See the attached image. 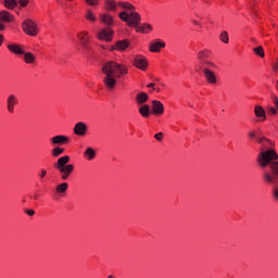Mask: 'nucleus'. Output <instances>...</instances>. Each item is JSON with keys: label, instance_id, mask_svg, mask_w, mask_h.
<instances>
[{"label": "nucleus", "instance_id": "obj_1", "mask_svg": "<svg viewBox=\"0 0 278 278\" xmlns=\"http://www.w3.org/2000/svg\"><path fill=\"white\" fill-rule=\"evenodd\" d=\"M260 144V153L257 154L256 162L260 168L264 169L262 177L265 184H277L278 181V154L275 149H273V141L266 137L257 138Z\"/></svg>", "mask_w": 278, "mask_h": 278}, {"label": "nucleus", "instance_id": "obj_2", "mask_svg": "<svg viewBox=\"0 0 278 278\" xmlns=\"http://www.w3.org/2000/svg\"><path fill=\"white\" fill-rule=\"evenodd\" d=\"M102 73L104 76L103 84L109 88V90H114L116 88L117 80L123 77V75H127L128 70L127 66L119 64L114 61H109L103 64Z\"/></svg>", "mask_w": 278, "mask_h": 278}, {"label": "nucleus", "instance_id": "obj_3", "mask_svg": "<svg viewBox=\"0 0 278 278\" xmlns=\"http://www.w3.org/2000/svg\"><path fill=\"white\" fill-rule=\"evenodd\" d=\"M70 162L71 156L64 155L58 159V162L54 163V168L59 170L61 179H63V181H66V179H68V177H71V175L75 170V165L68 164Z\"/></svg>", "mask_w": 278, "mask_h": 278}, {"label": "nucleus", "instance_id": "obj_4", "mask_svg": "<svg viewBox=\"0 0 278 278\" xmlns=\"http://www.w3.org/2000/svg\"><path fill=\"white\" fill-rule=\"evenodd\" d=\"M121 21L128 24V27H134V25H140V21L142 17L138 14V12L131 11L130 13L122 12L119 13Z\"/></svg>", "mask_w": 278, "mask_h": 278}, {"label": "nucleus", "instance_id": "obj_5", "mask_svg": "<svg viewBox=\"0 0 278 278\" xmlns=\"http://www.w3.org/2000/svg\"><path fill=\"white\" fill-rule=\"evenodd\" d=\"M23 31L27 34V36H38V25L34 23L31 20H26L23 25Z\"/></svg>", "mask_w": 278, "mask_h": 278}, {"label": "nucleus", "instance_id": "obj_6", "mask_svg": "<svg viewBox=\"0 0 278 278\" xmlns=\"http://www.w3.org/2000/svg\"><path fill=\"white\" fill-rule=\"evenodd\" d=\"M18 105V97L14 93H10L7 97V111L9 114H14V109Z\"/></svg>", "mask_w": 278, "mask_h": 278}, {"label": "nucleus", "instance_id": "obj_7", "mask_svg": "<svg viewBox=\"0 0 278 278\" xmlns=\"http://www.w3.org/2000/svg\"><path fill=\"white\" fill-rule=\"evenodd\" d=\"M99 40H105V42H112V38H114V31L112 28H103L99 34H98Z\"/></svg>", "mask_w": 278, "mask_h": 278}, {"label": "nucleus", "instance_id": "obj_8", "mask_svg": "<svg viewBox=\"0 0 278 278\" xmlns=\"http://www.w3.org/2000/svg\"><path fill=\"white\" fill-rule=\"evenodd\" d=\"M134 64L140 71H147V68H149V62H147V58L143 55L135 56Z\"/></svg>", "mask_w": 278, "mask_h": 278}, {"label": "nucleus", "instance_id": "obj_9", "mask_svg": "<svg viewBox=\"0 0 278 278\" xmlns=\"http://www.w3.org/2000/svg\"><path fill=\"white\" fill-rule=\"evenodd\" d=\"M78 40H80V45L84 51H90V47L88 46L90 42V37H88V33L83 31L77 35Z\"/></svg>", "mask_w": 278, "mask_h": 278}, {"label": "nucleus", "instance_id": "obj_10", "mask_svg": "<svg viewBox=\"0 0 278 278\" xmlns=\"http://www.w3.org/2000/svg\"><path fill=\"white\" fill-rule=\"evenodd\" d=\"M74 134L76 136H85L88 134V125L84 122H78L74 126Z\"/></svg>", "mask_w": 278, "mask_h": 278}, {"label": "nucleus", "instance_id": "obj_11", "mask_svg": "<svg viewBox=\"0 0 278 278\" xmlns=\"http://www.w3.org/2000/svg\"><path fill=\"white\" fill-rule=\"evenodd\" d=\"M202 72L207 84H216L218 81L216 78V74H214V72H212L210 67H203Z\"/></svg>", "mask_w": 278, "mask_h": 278}, {"label": "nucleus", "instance_id": "obj_12", "mask_svg": "<svg viewBox=\"0 0 278 278\" xmlns=\"http://www.w3.org/2000/svg\"><path fill=\"white\" fill-rule=\"evenodd\" d=\"M164 47H166V42L157 39L150 43L149 50L151 51V53H160L161 49H164Z\"/></svg>", "mask_w": 278, "mask_h": 278}, {"label": "nucleus", "instance_id": "obj_13", "mask_svg": "<svg viewBox=\"0 0 278 278\" xmlns=\"http://www.w3.org/2000/svg\"><path fill=\"white\" fill-rule=\"evenodd\" d=\"M50 141L52 142V144H68V142H71V138L64 136V135H58L54 136L50 139Z\"/></svg>", "mask_w": 278, "mask_h": 278}, {"label": "nucleus", "instance_id": "obj_14", "mask_svg": "<svg viewBox=\"0 0 278 278\" xmlns=\"http://www.w3.org/2000/svg\"><path fill=\"white\" fill-rule=\"evenodd\" d=\"M152 112L161 116V114H164V104L157 100L152 101Z\"/></svg>", "mask_w": 278, "mask_h": 278}, {"label": "nucleus", "instance_id": "obj_15", "mask_svg": "<svg viewBox=\"0 0 278 278\" xmlns=\"http://www.w3.org/2000/svg\"><path fill=\"white\" fill-rule=\"evenodd\" d=\"M8 49L11 51V53H15V55H23L25 53V50H23L21 45L10 43L8 45Z\"/></svg>", "mask_w": 278, "mask_h": 278}, {"label": "nucleus", "instance_id": "obj_16", "mask_svg": "<svg viewBox=\"0 0 278 278\" xmlns=\"http://www.w3.org/2000/svg\"><path fill=\"white\" fill-rule=\"evenodd\" d=\"M129 47V41L127 39L117 41L114 47H112V50L114 51H125Z\"/></svg>", "mask_w": 278, "mask_h": 278}, {"label": "nucleus", "instance_id": "obj_17", "mask_svg": "<svg viewBox=\"0 0 278 278\" xmlns=\"http://www.w3.org/2000/svg\"><path fill=\"white\" fill-rule=\"evenodd\" d=\"M0 21H1V23H12V21H14V15H12L8 11H1L0 12Z\"/></svg>", "mask_w": 278, "mask_h": 278}, {"label": "nucleus", "instance_id": "obj_18", "mask_svg": "<svg viewBox=\"0 0 278 278\" xmlns=\"http://www.w3.org/2000/svg\"><path fill=\"white\" fill-rule=\"evenodd\" d=\"M149 101V94L147 92H139L136 96V102L138 105H144Z\"/></svg>", "mask_w": 278, "mask_h": 278}, {"label": "nucleus", "instance_id": "obj_19", "mask_svg": "<svg viewBox=\"0 0 278 278\" xmlns=\"http://www.w3.org/2000/svg\"><path fill=\"white\" fill-rule=\"evenodd\" d=\"M100 21L101 23H103V25H108L109 27H111V25H114V18L112 17V15L109 14H102L100 16Z\"/></svg>", "mask_w": 278, "mask_h": 278}, {"label": "nucleus", "instance_id": "obj_20", "mask_svg": "<svg viewBox=\"0 0 278 278\" xmlns=\"http://www.w3.org/2000/svg\"><path fill=\"white\" fill-rule=\"evenodd\" d=\"M254 114L257 118H263V121H266V111L261 105H256L254 108Z\"/></svg>", "mask_w": 278, "mask_h": 278}, {"label": "nucleus", "instance_id": "obj_21", "mask_svg": "<svg viewBox=\"0 0 278 278\" xmlns=\"http://www.w3.org/2000/svg\"><path fill=\"white\" fill-rule=\"evenodd\" d=\"M139 114H141L143 118H149V116H151V109L149 108V105L143 104L139 108Z\"/></svg>", "mask_w": 278, "mask_h": 278}, {"label": "nucleus", "instance_id": "obj_22", "mask_svg": "<svg viewBox=\"0 0 278 278\" xmlns=\"http://www.w3.org/2000/svg\"><path fill=\"white\" fill-rule=\"evenodd\" d=\"M207 58H210L208 50H202L198 52V60L200 61V64H203V62H206Z\"/></svg>", "mask_w": 278, "mask_h": 278}, {"label": "nucleus", "instance_id": "obj_23", "mask_svg": "<svg viewBox=\"0 0 278 278\" xmlns=\"http://www.w3.org/2000/svg\"><path fill=\"white\" fill-rule=\"evenodd\" d=\"M24 62L26 64H34V62H36V56L34 55V53L31 52H24Z\"/></svg>", "mask_w": 278, "mask_h": 278}, {"label": "nucleus", "instance_id": "obj_24", "mask_svg": "<svg viewBox=\"0 0 278 278\" xmlns=\"http://www.w3.org/2000/svg\"><path fill=\"white\" fill-rule=\"evenodd\" d=\"M85 156L87 157V160H89V162H91V160H94V157H97V151H94V149L92 148H87L85 151Z\"/></svg>", "mask_w": 278, "mask_h": 278}, {"label": "nucleus", "instance_id": "obj_25", "mask_svg": "<svg viewBox=\"0 0 278 278\" xmlns=\"http://www.w3.org/2000/svg\"><path fill=\"white\" fill-rule=\"evenodd\" d=\"M17 5H18L17 0H4V7L8 10H14V8H16Z\"/></svg>", "mask_w": 278, "mask_h": 278}, {"label": "nucleus", "instance_id": "obj_26", "mask_svg": "<svg viewBox=\"0 0 278 278\" xmlns=\"http://www.w3.org/2000/svg\"><path fill=\"white\" fill-rule=\"evenodd\" d=\"M68 190V184L67 182H62L56 186V192L58 194H64Z\"/></svg>", "mask_w": 278, "mask_h": 278}, {"label": "nucleus", "instance_id": "obj_27", "mask_svg": "<svg viewBox=\"0 0 278 278\" xmlns=\"http://www.w3.org/2000/svg\"><path fill=\"white\" fill-rule=\"evenodd\" d=\"M105 10L114 12L116 10V2L114 0H105Z\"/></svg>", "mask_w": 278, "mask_h": 278}, {"label": "nucleus", "instance_id": "obj_28", "mask_svg": "<svg viewBox=\"0 0 278 278\" xmlns=\"http://www.w3.org/2000/svg\"><path fill=\"white\" fill-rule=\"evenodd\" d=\"M219 40L225 45H229V33H227V30L222 31L219 35Z\"/></svg>", "mask_w": 278, "mask_h": 278}, {"label": "nucleus", "instance_id": "obj_29", "mask_svg": "<svg viewBox=\"0 0 278 278\" xmlns=\"http://www.w3.org/2000/svg\"><path fill=\"white\" fill-rule=\"evenodd\" d=\"M63 153H64V148L56 147L52 149L53 157H60V155H62Z\"/></svg>", "mask_w": 278, "mask_h": 278}, {"label": "nucleus", "instance_id": "obj_30", "mask_svg": "<svg viewBox=\"0 0 278 278\" xmlns=\"http://www.w3.org/2000/svg\"><path fill=\"white\" fill-rule=\"evenodd\" d=\"M121 8H123V10H129V11H131V10H136V7H134L131 3H129V2H121L119 4H118Z\"/></svg>", "mask_w": 278, "mask_h": 278}, {"label": "nucleus", "instance_id": "obj_31", "mask_svg": "<svg viewBox=\"0 0 278 278\" xmlns=\"http://www.w3.org/2000/svg\"><path fill=\"white\" fill-rule=\"evenodd\" d=\"M211 67V68H216V64L210 62V61H203V63H201V71H203V68H207V67Z\"/></svg>", "mask_w": 278, "mask_h": 278}, {"label": "nucleus", "instance_id": "obj_32", "mask_svg": "<svg viewBox=\"0 0 278 278\" xmlns=\"http://www.w3.org/2000/svg\"><path fill=\"white\" fill-rule=\"evenodd\" d=\"M253 51L256 55H258V58H264L265 55L264 48L262 46L254 48Z\"/></svg>", "mask_w": 278, "mask_h": 278}, {"label": "nucleus", "instance_id": "obj_33", "mask_svg": "<svg viewBox=\"0 0 278 278\" xmlns=\"http://www.w3.org/2000/svg\"><path fill=\"white\" fill-rule=\"evenodd\" d=\"M86 18L87 21H90L91 23H94L97 21V16H94V13H92V11H87L86 14Z\"/></svg>", "mask_w": 278, "mask_h": 278}, {"label": "nucleus", "instance_id": "obj_34", "mask_svg": "<svg viewBox=\"0 0 278 278\" xmlns=\"http://www.w3.org/2000/svg\"><path fill=\"white\" fill-rule=\"evenodd\" d=\"M143 34H149V31H151L153 29V26H151V24H143Z\"/></svg>", "mask_w": 278, "mask_h": 278}, {"label": "nucleus", "instance_id": "obj_35", "mask_svg": "<svg viewBox=\"0 0 278 278\" xmlns=\"http://www.w3.org/2000/svg\"><path fill=\"white\" fill-rule=\"evenodd\" d=\"M132 27H135L136 31L139 34H144V28L143 26H140V24L134 25Z\"/></svg>", "mask_w": 278, "mask_h": 278}, {"label": "nucleus", "instance_id": "obj_36", "mask_svg": "<svg viewBox=\"0 0 278 278\" xmlns=\"http://www.w3.org/2000/svg\"><path fill=\"white\" fill-rule=\"evenodd\" d=\"M267 112H268V114L275 115V114H277V109H275L274 106H269L267 109Z\"/></svg>", "mask_w": 278, "mask_h": 278}, {"label": "nucleus", "instance_id": "obj_37", "mask_svg": "<svg viewBox=\"0 0 278 278\" xmlns=\"http://www.w3.org/2000/svg\"><path fill=\"white\" fill-rule=\"evenodd\" d=\"M86 3H88V5H98L99 0H86Z\"/></svg>", "mask_w": 278, "mask_h": 278}, {"label": "nucleus", "instance_id": "obj_38", "mask_svg": "<svg viewBox=\"0 0 278 278\" xmlns=\"http://www.w3.org/2000/svg\"><path fill=\"white\" fill-rule=\"evenodd\" d=\"M155 140H159V142H161L162 138H164V134L163 132H159L156 135H154Z\"/></svg>", "mask_w": 278, "mask_h": 278}, {"label": "nucleus", "instance_id": "obj_39", "mask_svg": "<svg viewBox=\"0 0 278 278\" xmlns=\"http://www.w3.org/2000/svg\"><path fill=\"white\" fill-rule=\"evenodd\" d=\"M39 177L40 179H45L47 177V169H40Z\"/></svg>", "mask_w": 278, "mask_h": 278}, {"label": "nucleus", "instance_id": "obj_40", "mask_svg": "<svg viewBox=\"0 0 278 278\" xmlns=\"http://www.w3.org/2000/svg\"><path fill=\"white\" fill-rule=\"evenodd\" d=\"M18 3L22 8H25L29 3V0H20Z\"/></svg>", "mask_w": 278, "mask_h": 278}, {"label": "nucleus", "instance_id": "obj_41", "mask_svg": "<svg viewBox=\"0 0 278 278\" xmlns=\"http://www.w3.org/2000/svg\"><path fill=\"white\" fill-rule=\"evenodd\" d=\"M25 214H27V216H34L36 214V211L34 210H25Z\"/></svg>", "mask_w": 278, "mask_h": 278}, {"label": "nucleus", "instance_id": "obj_42", "mask_svg": "<svg viewBox=\"0 0 278 278\" xmlns=\"http://www.w3.org/2000/svg\"><path fill=\"white\" fill-rule=\"evenodd\" d=\"M147 88H152L153 90H155V83H150Z\"/></svg>", "mask_w": 278, "mask_h": 278}, {"label": "nucleus", "instance_id": "obj_43", "mask_svg": "<svg viewBox=\"0 0 278 278\" xmlns=\"http://www.w3.org/2000/svg\"><path fill=\"white\" fill-rule=\"evenodd\" d=\"M255 136H256L255 131L249 132V137H250V138H255Z\"/></svg>", "mask_w": 278, "mask_h": 278}, {"label": "nucleus", "instance_id": "obj_44", "mask_svg": "<svg viewBox=\"0 0 278 278\" xmlns=\"http://www.w3.org/2000/svg\"><path fill=\"white\" fill-rule=\"evenodd\" d=\"M3 29H5V25L0 23V31H3Z\"/></svg>", "mask_w": 278, "mask_h": 278}, {"label": "nucleus", "instance_id": "obj_45", "mask_svg": "<svg viewBox=\"0 0 278 278\" xmlns=\"http://www.w3.org/2000/svg\"><path fill=\"white\" fill-rule=\"evenodd\" d=\"M3 45V35H0V47Z\"/></svg>", "mask_w": 278, "mask_h": 278}, {"label": "nucleus", "instance_id": "obj_46", "mask_svg": "<svg viewBox=\"0 0 278 278\" xmlns=\"http://www.w3.org/2000/svg\"><path fill=\"white\" fill-rule=\"evenodd\" d=\"M275 106H276L275 109L278 110V99L277 98H275Z\"/></svg>", "mask_w": 278, "mask_h": 278}, {"label": "nucleus", "instance_id": "obj_47", "mask_svg": "<svg viewBox=\"0 0 278 278\" xmlns=\"http://www.w3.org/2000/svg\"><path fill=\"white\" fill-rule=\"evenodd\" d=\"M30 199H34V201H38V194L30 197Z\"/></svg>", "mask_w": 278, "mask_h": 278}, {"label": "nucleus", "instance_id": "obj_48", "mask_svg": "<svg viewBox=\"0 0 278 278\" xmlns=\"http://www.w3.org/2000/svg\"><path fill=\"white\" fill-rule=\"evenodd\" d=\"M193 25H201V24L199 23V21L194 20Z\"/></svg>", "mask_w": 278, "mask_h": 278}, {"label": "nucleus", "instance_id": "obj_49", "mask_svg": "<svg viewBox=\"0 0 278 278\" xmlns=\"http://www.w3.org/2000/svg\"><path fill=\"white\" fill-rule=\"evenodd\" d=\"M108 278H116L114 275H109Z\"/></svg>", "mask_w": 278, "mask_h": 278}, {"label": "nucleus", "instance_id": "obj_50", "mask_svg": "<svg viewBox=\"0 0 278 278\" xmlns=\"http://www.w3.org/2000/svg\"><path fill=\"white\" fill-rule=\"evenodd\" d=\"M155 90H156L157 92H160V89L155 88Z\"/></svg>", "mask_w": 278, "mask_h": 278}]
</instances>
